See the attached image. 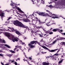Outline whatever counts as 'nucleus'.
<instances>
[{"label": "nucleus", "mask_w": 65, "mask_h": 65, "mask_svg": "<svg viewBox=\"0 0 65 65\" xmlns=\"http://www.w3.org/2000/svg\"><path fill=\"white\" fill-rule=\"evenodd\" d=\"M13 23L14 25H15V26L20 27H22L23 28H26V29L24 30V33L26 32V31L27 30V29L28 30H31V27H28L25 26L23 24L22 22L18 20L14 21Z\"/></svg>", "instance_id": "obj_1"}, {"label": "nucleus", "mask_w": 65, "mask_h": 65, "mask_svg": "<svg viewBox=\"0 0 65 65\" xmlns=\"http://www.w3.org/2000/svg\"><path fill=\"white\" fill-rule=\"evenodd\" d=\"M37 43H38L39 45H40V46H41V47H42L43 48H44V49H45V50H48V51H49L50 52H55V51H56V50H57V49L54 50H50L48 49V48H47L45 46L41 45L40 44V43L39 42H37H37H36Z\"/></svg>", "instance_id": "obj_2"}, {"label": "nucleus", "mask_w": 65, "mask_h": 65, "mask_svg": "<svg viewBox=\"0 0 65 65\" xmlns=\"http://www.w3.org/2000/svg\"><path fill=\"white\" fill-rule=\"evenodd\" d=\"M5 35L8 38H9V39H10V38H11L12 40H13V39H14V38H14V37L12 36H10L7 33H6L5 34Z\"/></svg>", "instance_id": "obj_3"}, {"label": "nucleus", "mask_w": 65, "mask_h": 65, "mask_svg": "<svg viewBox=\"0 0 65 65\" xmlns=\"http://www.w3.org/2000/svg\"><path fill=\"white\" fill-rule=\"evenodd\" d=\"M37 13L39 15L43 16V17H45V16H46V15H47V14L45 13V12H40L39 13H38V12H37Z\"/></svg>", "instance_id": "obj_4"}, {"label": "nucleus", "mask_w": 65, "mask_h": 65, "mask_svg": "<svg viewBox=\"0 0 65 65\" xmlns=\"http://www.w3.org/2000/svg\"><path fill=\"white\" fill-rule=\"evenodd\" d=\"M59 4L60 5H64L65 6V0H62L61 2H59Z\"/></svg>", "instance_id": "obj_5"}, {"label": "nucleus", "mask_w": 65, "mask_h": 65, "mask_svg": "<svg viewBox=\"0 0 65 65\" xmlns=\"http://www.w3.org/2000/svg\"><path fill=\"white\" fill-rule=\"evenodd\" d=\"M12 31V32H14L16 34H17L18 35H19L20 34V32H19V31L15 29H14V28H11Z\"/></svg>", "instance_id": "obj_6"}, {"label": "nucleus", "mask_w": 65, "mask_h": 65, "mask_svg": "<svg viewBox=\"0 0 65 65\" xmlns=\"http://www.w3.org/2000/svg\"><path fill=\"white\" fill-rule=\"evenodd\" d=\"M32 21H36V22L39 21V23H42V24H44V23H45V22H40V21L38 18L36 20L35 19H32Z\"/></svg>", "instance_id": "obj_7"}, {"label": "nucleus", "mask_w": 65, "mask_h": 65, "mask_svg": "<svg viewBox=\"0 0 65 65\" xmlns=\"http://www.w3.org/2000/svg\"><path fill=\"white\" fill-rule=\"evenodd\" d=\"M24 22H26V23H28V22H30V20L27 19H24Z\"/></svg>", "instance_id": "obj_8"}, {"label": "nucleus", "mask_w": 65, "mask_h": 65, "mask_svg": "<svg viewBox=\"0 0 65 65\" xmlns=\"http://www.w3.org/2000/svg\"><path fill=\"white\" fill-rule=\"evenodd\" d=\"M36 42H37V41H31L30 42V43L29 44H33L35 43H36Z\"/></svg>", "instance_id": "obj_9"}, {"label": "nucleus", "mask_w": 65, "mask_h": 65, "mask_svg": "<svg viewBox=\"0 0 65 65\" xmlns=\"http://www.w3.org/2000/svg\"><path fill=\"white\" fill-rule=\"evenodd\" d=\"M49 17H52L53 19H56V18H59V17H60V16H55V17H54L53 15L51 16H49Z\"/></svg>", "instance_id": "obj_10"}, {"label": "nucleus", "mask_w": 65, "mask_h": 65, "mask_svg": "<svg viewBox=\"0 0 65 65\" xmlns=\"http://www.w3.org/2000/svg\"><path fill=\"white\" fill-rule=\"evenodd\" d=\"M42 65H49L50 63L49 62H43Z\"/></svg>", "instance_id": "obj_11"}, {"label": "nucleus", "mask_w": 65, "mask_h": 65, "mask_svg": "<svg viewBox=\"0 0 65 65\" xmlns=\"http://www.w3.org/2000/svg\"><path fill=\"white\" fill-rule=\"evenodd\" d=\"M12 41H13V42H14L15 41H18V40L16 38H15L14 39L12 40Z\"/></svg>", "instance_id": "obj_12"}, {"label": "nucleus", "mask_w": 65, "mask_h": 65, "mask_svg": "<svg viewBox=\"0 0 65 65\" xmlns=\"http://www.w3.org/2000/svg\"><path fill=\"white\" fill-rule=\"evenodd\" d=\"M28 46H29L31 48H33V47H35V46L33 45H31L30 44H29L28 45Z\"/></svg>", "instance_id": "obj_13"}, {"label": "nucleus", "mask_w": 65, "mask_h": 65, "mask_svg": "<svg viewBox=\"0 0 65 65\" xmlns=\"http://www.w3.org/2000/svg\"><path fill=\"white\" fill-rule=\"evenodd\" d=\"M0 16L1 17H4V13H1L0 14Z\"/></svg>", "instance_id": "obj_14"}, {"label": "nucleus", "mask_w": 65, "mask_h": 65, "mask_svg": "<svg viewBox=\"0 0 65 65\" xmlns=\"http://www.w3.org/2000/svg\"><path fill=\"white\" fill-rule=\"evenodd\" d=\"M59 30V29H54L53 30V32H57V31H58Z\"/></svg>", "instance_id": "obj_15"}, {"label": "nucleus", "mask_w": 65, "mask_h": 65, "mask_svg": "<svg viewBox=\"0 0 65 65\" xmlns=\"http://www.w3.org/2000/svg\"><path fill=\"white\" fill-rule=\"evenodd\" d=\"M4 46H6L8 48H11V47H10V46H8V45L7 44H5Z\"/></svg>", "instance_id": "obj_16"}, {"label": "nucleus", "mask_w": 65, "mask_h": 65, "mask_svg": "<svg viewBox=\"0 0 65 65\" xmlns=\"http://www.w3.org/2000/svg\"><path fill=\"white\" fill-rule=\"evenodd\" d=\"M50 23V22H47L46 24V26H50V25H49V24Z\"/></svg>", "instance_id": "obj_17"}, {"label": "nucleus", "mask_w": 65, "mask_h": 65, "mask_svg": "<svg viewBox=\"0 0 65 65\" xmlns=\"http://www.w3.org/2000/svg\"><path fill=\"white\" fill-rule=\"evenodd\" d=\"M62 62H63V60H62L60 61H59L58 62V64H61L62 63Z\"/></svg>", "instance_id": "obj_18"}, {"label": "nucleus", "mask_w": 65, "mask_h": 65, "mask_svg": "<svg viewBox=\"0 0 65 65\" xmlns=\"http://www.w3.org/2000/svg\"><path fill=\"white\" fill-rule=\"evenodd\" d=\"M42 34H39V36L40 37H43V36H42V33L41 32V33Z\"/></svg>", "instance_id": "obj_19"}, {"label": "nucleus", "mask_w": 65, "mask_h": 65, "mask_svg": "<svg viewBox=\"0 0 65 65\" xmlns=\"http://www.w3.org/2000/svg\"><path fill=\"white\" fill-rule=\"evenodd\" d=\"M8 22L6 21L5 22L4 24L5 25H8Z\"/></svg>", "instance_id": "obj_20"}, {"label": "nucleus", "mask_w": 65, "mask_h": 65, "mask_svg": "<svg viewBox=\"0 0 65 65\" xmlns=\"http://www.w3.org/2000/svg\"><path fill=\"white\" fill-rule=\"evenodd\" d=\"M55 50V51L53 52H55V51H57V50H58V51L57 52V53H58V52H59V49H55L54 50Z\"/></svg>", "instance_id": "obj_21"}, {"label": "nucleus", "mask_w": 65, "mask_h": 65, "mask_svg": "<svg viewBox=\"0 0 65 65\" xmlns=\"http://www.w3.org/2000/svg\"><path fill=\"white\" fill-rule=\"evenodd\" d=\"M41 0V3H43V4H44V1L43 0Z\"/></svg>", "instance_id": "obj_22"}, {"label": "nucleus", "mask_w": 65, "mask_h": 65, "mask_svg": "<svg viewBox=\"0 0 65 65\" xmlns=\"http://www.w3.org/2000/svg\"><path fill=\"white\" fill-rule=\"evenodd\" d=\"M41 26L40 27L38 26L37 27V28L38 29H40V28H41Z\"/></svg>", "instance_id": "obj_23"}, {"label": "nucleus", "mask_w": 65, "mask_h": 65, "mask_svg": "<svg viewBox=\"0 0 65 65\" xmlns=\"http://www.w3.org/2000/svg\"><path fill=\"white\" fill-rule=\"evenodd\" d=\"M49 14H50V15H51V14H52V15H54V14H52V13L50 12H49Z\"/></svg>", "instance_id": "obj_24"}, {"label": "nucleus", "mask_w": 65, "mask_h": 65, "mask_svg": "<svg viewBox=\"0 0 65 65\" xmlns=\"http://www.w3.org/2000/svg\"><path fill=\"white\" fill-rule=\"evenodd\" d=\"M61 43H62V45H65V42H61Z\"/></svg>", "instance_id": "obj_25"}, {"label": "nucleus", "mask_w": 65, "mask_h": 65, "mask_svg": "<svg viewBox=\"0 0 65 65\" xmlns=\"http://www.w3.org/2000/svg\"><path fill=\"white\" fill-rule=\"evenodd\" d=\"M17 9H18V10H19V11H21V9L19 7L17 8Z\"/></svg>", "instance_id": "obj_26"}, {"label": "nucleus", "mask_w": 65, "mask_h": 65, "mask_svg": "<svg viewBox=\"0 0 65 65\" xmlns=\"http://www.w3.org/2000/svg\"><path fill=\"white\" fill-rule=\"evenodd\" d=\"M15 47H20V48H21V47L20 46H18V45H17V46H15Z\"/></svg>", "instance_id": "obj_27"}, {"label": "nucleus", "mask_w": 65, "mask_h": 65, "mask_svg": "<svg viewBox=\"0 0 65 65\" xmlns=\"http://www.w3.org/2000/svg\"><path fill=\"white\" fill-rule=\"evenodd\" d=\"M43 39H42L40 41V42H43Z\"/></svg>", "instance_id": "obj_28"}, {"label": "nucleus", "mask_w": 65, "mask_h": 65, "mask_svg": "<svg viewBox=\"0 0 65 65\" xmlns=\"http://www.w3.org/2000/svg\"><path fill=\"white\" fill-rule=\"evenodd\" d=\"M14 64H15V65H18V63H17V62H15L14 63Z\"/></svg>", "instance_id": "obj_29"}, {"label": "nucleus", "mask_w": 65, "mask_h": 65, "mask_svg": "<svg viewBox=\"0 0 65 65\" xmlns=\"http://www.w3.org/2000/svg\"><path fill=\"white\" fill-rule=\"evenodd\" d=\"M48 7H50V8H52V5H50L49 6H48Z\"/></svg>", "instance_id": "obj_30"}, {"label": "nucleus", "mask_w": 65, "mask_h": 65, "mask_svg": "<svg viewBox=\"0 0 65 65\" xmlns=\"http://www.w3.org/2000/svg\"><path fill=\"white\" fill-rule=\"evenodd\" d=\"M49 34H50V35H51V34H53V32H50L49 33Z\"/></svg>", "instance_id": "obj_31"}, {"label": "nucleus", "mask_w": 65, "mask_h": 65, "mask_svg": "<svg viewBox=\"0 0 65 65\" xmlns=\"http://www.w3.org/2000/svg\"><path fill=\"white\" fill-rule=\"evenodd\" d=\"M56 41H54V42H53V44H55V43H56Z\"/></svg>", "instance_id": "obj_32"}, {"label": "nucleus", "mask_w": 65, "mask_h": 65, "mask_svg": "<svg viewBox=\"0 0 65 65\" xmlns=\"http://www.w3.org/2000/svg\"><path fill=\"white\" fill-rule=\"evenodd\" d=\"M58 54L57 53H56L55 54H54V56H58Z\"/></svg>", "instance_id": "obj_33"}, {"label": "nucleus", "mask_w": 65, "mask_h": 65, "mask_svg": "<svg viewBox=\"0 0 65 65\" xmlns=\"http://www.w3.org/2000/svg\"><path fill=\"white\" fill-rule=\"evenodd\" d=\"M11 63H13L14 62V60H12L11 61Z\"/></svg>", "instance_id": "obj_34"}, {"label": "nucleus", "mask_w": 65, "mask_h": 65, "mask_svg": "<svg viewBox=\"0 0 65 65\" xmlns=\"http://www.w3.org/2000/svg\"><path fill=\"white\" fill-rule=\"evenodd\" d=\"M29 18H32V15H29Z\"/></svg>", "instance_id": "obj_35"}, {"label": "nucleus", "mask_w": 65, "mask_h": 65, "mask_svg": "<svg viewBox=\"0 0 65 65\" xmlns=\"http://www.w3.org/2000/svg\"><path fill=\"white\" fill-rule=\"evenodd\" d=\"M11 19V17H9V18L7 19V21H8V20H10V19Z\"/></svg>", "instance_id": "obj_36"}, {"label": "nucleus", "mask_w": 65, "mask_h": 65, "mask_svg": "<svg viewBox=\"0 0 65 65\" xmlns=\"http://www.w3.org/2000/svg\"><path fill=\"white\" fill-rule=\"evenodd\" d=\"M42 54H45V53H46V52H42Z\"/></svg>", "instance_id": "obj_37"}, {"label": "nucleus", "mask_w": 65, "mask_h": 65, "mask_svg": "<svg viewBox=\"0 0 65 65\" xmlns=\"http://www.w3.org/2000/svg\"><path fill=\"white\" fill-rule=\"evenodd\" d=\"M29 59L30 60H31L32 59V58H31V57H29Z\"/></svg>", "instance_id": "obj_38"}, {"label": "nucleus", "mask_w": 65, "mask_h": 65, "mask_svg": "<svg viewBox=\"0 0 65 65\" xmlns=\"http://www.w3.org/2000/svg\"><path fill=\"white\" fill-rule=\"evenodd\" d=\"M0 56H1L2 57H3V54H0Z\"/></svg>", "instance_id": "obj_39"}, {"label": "nucleus", "mask_w": 65, "mask_h": 65, "mask_svg": "<svg viewBox=\"0 0 65 65\" xmlns=\"http://www.w3.org/2000/svg\"><path fill=\"white\" fill-rule=\"evenodd\" d=\"M32 15L33 16H34V15H35L36 16V14H35L34 13H33L32 14Z\"/></svg>", "instance_id": "obj_40"}, {"label": "nucleus", "mask_w": 65, "mask_h": 65, "mask_svg": "<svg viewBox=\"0 0 65 65\" xmlns=\"http://www.w3.org/2000/svg\"><path fill=\"white\" fill-rule=\"evenodd\" d=\"M36 3L35 2H33V4H36Z\"/></svg>", "instance_id": "obj_41"}, {"label": "nucleus", "mask_w": 65, "mask_h": 65, "mask_svg": "<svg viewBox=\"0 0 65 65\" xmlns=\"http://www.w3.org/2000/svg\"><path fill=\"white\" fill-rule=\"evenodd\" d=\"M46 12H47L48 13H49V12H50V11H49L48 10H46Z\"/></svg>", "instance_id": "obj_42"}, {"label": "nucleus", "mask_w": 65, "mask_h": 65, "mask_svg": "<svg viewBox=\"0 0 65 65\" xmlns=\"http://www.w3.org/2000/svg\"><path fill=\"white\" fill-rule=\"evenodd\" d=\"M20 12H21V13H23V11H21V10L20 11Z\"/></svg>", "instance_id": "obj_43"}, {"label": "nucleus", "mask_w": 65, "mask_h": 65, "mask_svg": "<svg viewBox=\"0 0 65 65\" xmlns=\"http://www.w3.org/2000/svg\"><path fill=\"white\" fill-rule=\"evenodd\" d=\"M24 16H25V17L27 18V15L26 14H24Z\"/></svg>", "instance_id": "obj_44"}, {"label": "nucleus", "mask_w": 65, "mask_h": 65, "mask_svg": "<svg viewBox=\"0 0 65 65\" xmlns=\"http://www.w3.org/2000/svg\"><path fill=\"white\" fill-rule=\"evenodd\" d=\"M17 60L19 61H20V58H17Z\"/></svg>", "instance_id": "obj_45"}, {"label": "nucleus", "mask_w": 65, "mask_h": 65, "mask_svg": "<svg viewBox=\"0 0 65 65\" xmlns=\"http://www.w3.org/2000/svg\"><path fill=\"white\" fill-rule=\"evenodd\" d=\"M49 56L51 58H52V57H53V56H51V55L50 56Z\"/></svg>", "instance_id": "obj_46"}, {"label": "nucleus", "mask_w": 65, "mask_h": 65, "mask_svg": "<svg viewBox=\"0 0 65 65\" xmlns=\"http://www.w3.org/2000/svg\"><path fill=\"white\" fill-rule=\"evenodd\" d=\"M12 53H15V52L14 51H12Z\"/></svg>", "instance_id": "obj_47"}, {"label": "nucleus", "mask_w": 65, "mask_h": 65, "mask_svg": "<svg viewBox=\"0 0 65 65\" xmlns=\"http://www.w3.org/2000/svg\"><path fill=\"white\" fill-rule=\"evenodd\" d=\"M1 64L2 65H4V63H3L2 62H1Z\"/></svg>", "instance_id": "obj_48"}, {"label": "nucleus", "mask_w": 65, "mask_h": 65, "mask_svg": "<svg viewBox=\"0 0 65 65\" xmlns=\"http://www.w3.org/2000/svg\"><path fill=\"white\" fill-rule=\"evenodd\" d=\"M3 42L4 43H5V42L4 40H3Z\"/></svg>", "instance_id": "obj_49"}, {"label": "nucleus", "mask_w": 65, "mask_h": 65, "mask_svg": "<svg viewBox=\"0 0 65 65\" xmlns=\"http://www.w3.org/2000/svg\"><path fill=\"white\" fill-rule=\"evenodd\" d=\"M45 33H47V31H45Z\"/></svg>", "instance_id": "obj_50"}, {"label": "nucleus", "mask_w": 65, "mask_h": 65, "mask_svg": "<svg viewBox=\"0 0 65 65\" xmlns=\"http://www.w3.org/2000/svg\"><path fill=\"white\" fill-rule=\"evenodd\" d=\"M60 31H61V32H63V31L62 29H61V30H60Z\"/></svg>", "instance_id": "obj_51"}, {"label": "nucleus", "mask_w": 65, "mask_h": 65, "mask_svg": "<svg viewBox=\"0 0 65 65\" xmlns=\"http://www.w3.org/2000/svg\"><path fill=\"white\" fill-rule=\"evenodd\" d=\"M17 50V48H15L14 49V51H15V50Z\"/></svg>", "instance_id": "obj_52"}, {"label": "nucleus", "mask_w": 65, "mask_h": 65, "mask_svg": "<svg viewBox=\"0 0 65 65\" xmlns=\"http://www.w3.org/2000/svg\"><path fill=\"white\" fill-rule=\"evenodd\" d=\"M22 44H25V43L24 42H22Z\"/></svg>", "instance_id": "obj_53"}, {"label": "nucleus", "mask_w": 65, "mask_h": 65, "mask_svg": "<svg viewBox=\"0 0 65 65\" xmlns=\"http://www.w3.org/2000/svg\"><path fill=\"white\" fill-rule=\"evenodd\" d=\"M12 50H10V52H11V53H12Z\"/></svg>", "instance_id": "obj_54"}, {"label": "nucleus", "mask_w": 65, "mask_h": 65, "mask_svg": "<svg viewBox=\"0 0 65 65\" xmlns=\"http://www.w3.org/2000/svg\"><path fill=\"white\" fill-rule=\"evenodd\" d=\"M2 33H3V32H0V34H1Z\"/></svg>", "instance_id": "obj_55"}, {"label": "nucleus", "mask_w": 65, "mask_h": 65, "mask_svg": "<svg viewBox=\"0 0 65 65\" xmlns=\"http://www.w3.org/2000/svg\"><path fill=\"white\" fill-rule=\"evenodd\" d=\"M28 61H27V63H28V64H29H29H30V63H29V62H28Z\"/></svg>", "instance_id": "obj_56"}, {"label": "nucleus", "mask_w": 65, "mask_h": 65, "mask_svg": "<svg viewBox=\"0 0 65 65\" xmlns=\"http://www.w3.org/2000/svg\"><path fill=\"white\" fill-rule=\"evenodd\" d=\"M43 30L44 31V32H45L46 31V30H45V29H43Z\"/></svg>", "instance_id": "obj_57"}, {"label": "nucleus", "mask_w": 65, "mask_h": 65, "mask_svg": "<svg viewBox=\"0 0 65 65\" xmlns=\"http://www.w3.org/2000/svg\"><path fill=\"white\" fill-rule=\"evenodd\" d=\"M25 61H27V62H29V61L27 60H26V59H25Z\"/></svg>", "instance_id": "obj_58"}, {"label": "nucleus", "mask_w": 65, "mask_h": 65, "mask_svg": "<svg viewBox=\"0 0 65 65\" xmlns=\"http://www.w3.org/2000/svg\"><path fill=\"white\" fill-rule=\"evenodd\" d=\"M50 31H47V33H50Z\"/></svg>", "instance_id": "obj_59"}, {"label": "nucleus", "mask_w": 65, "mask_h": 65, "mask_svg": "<svg viewBox=\"0 0 65 65\" xmlns=\"http://www.w3.org/2000/svg\"><path fill=\"white\" fill-rule=\"evenodd\" d=\"M9 62H10L11 61V60H9Z\"/></svg>", "instance_id": "obj_60"}, {"label": "nucleus", "mask_w": 65, "mask_h": 65, "mask_svg": "<svg viewBox=\"0 0 65 65\" xmlns=\"http://www.w3.org/2000/svg\"><path fill=\"white\" fill-rule=\"evenodd\" d=\"M35 19H36V20L37 19H38V18H37V17H35Z\"/></svg>", "instance_id": "obj_61"}, {"label": "nucleus", "mask_w": 65, "mask_h": 65, "mask_svg": "<svg viewBox=\"0 0 65 65\" xmlns=\"http://www.w3.org/2000/svg\"><path fill=\"white\" fill-rule=\"evenodd\" d=\"M2 11H0V13H2Z\"/></svg>", "instance_id": "obj_62"}, {"label": "nucleus", "mask_w": 65, "mask_h": 65, "mask_svg": "<svg viewBox=\"0 0 65 65\" xmlns=\"http://www.w3.org/2000/svg\"><path fill=\"white\" fill-rule=\"evenodd\" d=\"M20 42H21L22 43V41H21V40H20Z\"/></svg>", "instance_id": "obj_63"}, {"label": "nucleus", "mask_w": 65, "mask_h": 65, "mask_svg": "<svg viewBox=\"0 0 65 65\" xmlns=\"http://www.w3.org/2000/svg\"><path fill=\"white\" fill-rule=\"evenodd\" d=\"M63 35H65V33H63Z\"/></svg>", "instance_id": "obj_64"}]
</instances>
